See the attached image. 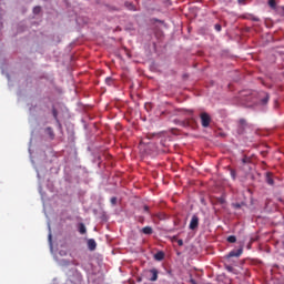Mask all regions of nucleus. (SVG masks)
Masks as SVG:
<instances>
[{
    "label": "nucleus",
    "instance_id": "28",
    "mask_svg": "<svg viewBox=\"0 0 284 284\" xmlns=\"http://www.w3.org/2000/svg\"><path fill=\"white\" fill-rule=\"evenodd\" d=\"M53 116H57V110H53Z\"/></svg>",
    "mask_w": 284,
    "mask_h": 284
},
{
    "label": "nucleus",
    "instance_id": "21",
    "mask_svg": "<svg viewBox=\"0 0 284 284\" xmlns=\"http://www.w3.org/2000/svg\"><path fill=\"white\" fill-rule=\"evenodd\" d=\"M105 81H106L108 85L112 84V78H106Z\"/></svg>",
    "mask_w": 284,
    "mask_h": 284
},
{
    "label": "nucleus",
    "instance_id": "13",
    "mask_svg": "<svg viewBox=\"0 0 284 284\" xmlns=\"http://www.w3.org/2000/svg\"><path fill=\"white\" fill-rule=\"evenodd\" d=\"M47 132L51 139H54V131H52V128H47Z\"/></svg>",
    "mask_w": 284,
    "mask_h": 284
},
{
    "label": "nucleus",
    "instance_id": "4",
    "mask_svg": "<svg viewBox=\"0 0 284 284\" xmlns=\"http://www.w3.org/2000/svg\"><path fill=\"white\" fill-rule=\"evenodd\" d=\"M241 254H243V247H240L239 250L236 251H231L227 255H226V258H239V256H241Z\"/></svg>",
    "mask_w": 284,
    "mask_h": 284
},
{
    "label": "nucleus",
    "instance_id": "15",
    "mask_svg": "<svg viewBox=\"0 0 284 284\" xmlns=\"http://www.w3.org/2000/svg\"><path fill=\"white\" fill-rule=\"evenodd\" d=\"M268 6L271 8H276V0H268Z\"/></svg>",
    "mask_w": 284,
    "mask_h": 284
},
{
    "label": "nucleus",
    "instance_id": "26",
    "mask_svg": "<svg viewBox=\"0 0 284 284\" xmlns=\"http://www.w3.org/2000/svg\"><path fill=\"white\" fill-rule=\"evenodd\" d=\"M227 272H232L233 267L232 266H226Z\"/></svg>",
    "mask_w": 284,
    "mask_h": 284
},
{
    "label": "nucleus",
    "instance_id": "2",
    "mask_svg": "<svg viewBox=\"0 0 284 284\" xmlns=\"http://www.w3.org/2000/svg\"><path fill=\"white\" fill-rule=\"evenodd\" d=\"M183 125L184 128H191L192 130H196V128L199 126V124L196 123V119L194 118L186 119L183 122Z\"/></svg>",
    "mask_w": 284,
    "mask_h": 284
},
{
    "label": "nucleus",
    "instance_id": "16",
    "mask_svg": "<svg viewBox=\"0 0 284 284\" xmlns=\"http://www.w3.org/2000/svg\"><path fill=\"white\" fill-rule=\"evenodd\" d=\"M41 12V7L33 8V14H39Z\"/></svg>",
    "mask_w": 284,
    "mask_h": 284
},
{
    "label": "nucleus",
    "instance_id": "18",
    "mask_svg": "<svg viewBox=\"0 0 284 284\" xmlns=\"http://www.w3.org/2000/svg\"><path fill=\"white\" fill-rule=\"evenodd\" d=\"M116 201H118L116 196L111 197L110 200L111 205H116Z\"/></svg>",
    "mask_w": 284,
    "mask_h": 284
},
{
    "label": "nucleus",
    "instance_id": "8",
    "mask_svg": "<svg viewBox=\"0 0 284 284\" xmlns=\"http://www.w3.org/2000/svg\"><path fill=\"white\" fill-rule=\"evenodd\" d=\"M142 234H145L146 236H150L151 234L154 233V230L152 229V226H144L141 229L140 231Z\"/></svg>",
    "mask_w": 284,
    "mask_h": 284
},
{
    "label": "nucleus",
    "instance_id": "7",
    "mask_svg": "<svg viewBox=\"0 0 284 284\" xmlns=\"http://www.w3.org/2000/svg\"><path fill=\"white\" fill-rule=\"evenodd\" d=\"M149 274H151V277H149V281L154 282L159 280V271L156 268L150 270Z\"/></svg>",
    "mask_w": 284,
    "mask_h": 284
},
{
    "label": "nucleus",
    "instance_id": "10",
    "mask_svg": "<svg viewBox=\"0 0 284 284\" xmlns=\"http://www.w3.org/2000/svg\"><path fill=\"white\" fill-rule=\"evenodd\" d=\"M154 258H155V261H163V258H165V253H163V252H158V253L154 255Z\"/></svg>",
    "mask_w": 284,
    "mask_h": 284
},
{
    "label": "nucleus",
    "instance_id": "24",
    "mask_svg": "<svg viewBox=\"0 0 284 284\" xmlns=\"http://www.w3.org/2000/svg\"><path fill=\"white\" fill-rule=\"evenodd\" d=\"M250 161V159H247V156H245L243 160H242V163H247Z\"/></svg>",
    "mask_w": 284,
    "mask_h": 284
},
{
    "label": "nucleus",
    "instance_id": "29",
    "mask_svg": "<svg viewBox=\"0 0 284 284\" xmlns=\"http://www.w3.org/2000/svg\"><path fill=\"white\" fill-rule=\"evenodd\" d=\"M235 207H241V204H235Z\"/></svg>",
    "mask_w": 284,
    "mask_h": 284
},
{
    "label": "nucleus",
    "instance_id": "1",
    "mask_svg": "<svg viewBox=\"0 0 284 284\" xmlns=\"http://www.w3.org/2000/svg\"><path fill=\"white\" fill-rule=\"evenodd\" d=\"M202 128H210V123H212V118L210 114L203 112L200 114Z\"/></svg>",
    "mask_w": 284,
    "mask_h": 284
},
{
    "label": "nucleus",
    "instance_id": "3",
    "mask_svg": "<svg viewBox=\"0 0 284 284\" xmlns=\"http://www.w3.org/2000/svg\"><path fill=\"white\" fill-rule=\"evenodd\" d=\"M270 101V93L261 92L260 93V105H267Z\"/></svg>",
    "mask_w": 284,
    "mask_h": 284
},
{
    "label": "nucleus",
    "instance_id": "6",
    "mask_svg": "<svg viewBox=\"0 0 284 284\" xmlns=\"http://www.w3.org/2000/svg\"><path fill=\"white\" fill-rule=\"evenodd\" d=\"M240 126H239V134H243V132L245 131V128L247 126V121L245 119H240L239 121Z\"/></svg>",
    "mask_w": 284,
    "mask_h": 284
},
{
    "label": "nucleus",
    "instance_id": "30",
    "mask_svg": "<svg viewBox=\"0 0 284 284\" xmlns=\"http://www.w3.org/2000/svg\"><path fill=\"white\" fill-rule=\"evenodd\" d=\"M173 241H176V236H173Z\"/></svg>",
    "mask_w": 284,
    "mask_h": 284
},
{
    "label": "nucleus",
    "instance_id": "25",
    "mask_svg": "<svg viewBox=\"0 0 284 284\" xmlns=\"http://www.w3.org/2000/svg\"><path fill=\"white\" fill-rule=\"evenodd\" d=\"M237 2L240 3V6H244L245 0H237Z\"/></svg>",
    "mask_w": 284,
    "mask_h": 284
},
{
    "label": "nucleus",
    "instance_id": "19",
    "mask_svg": "<svg viewBox=\"0 0 284 284\" xmlns=\"http://www.w3.org/2000/svg\"><path fill=\"white\" fill-rule=\"evenodd\" d=\"M231 176H232L233 181H235L236 180V171L231 170Z\"/></svg>",
    "mask_w": 284,
    "mask_h": 284
},
{
    "label": "nucleus",
    "instance_id": "17",
    "mask_svg": "<svg viewBox=\"0 0 284 284\" xmlns=\"http://www.w3.org/2000/svg\"><path fill=\"white\" fill-rule=\"evenodd\" d=\"M126 8H129V10H134V4L130 3V2H125Z\"/></svg>",
    "mask_w": 284,
    "mask_h": 284
},
{
    "label": "nucleus",
    "instance_id": "14",
    "mask_svg": "<svg viewBox=\"0 0 284 284\" xmlns=\"http://www.w3.org/2000/svg\"><path fill=\"white\" fill-rule=\"evenodd\" d=\"M227 242L229 243H236V236H234V235L229 236Z\"/></svg>",
    "mask_w": 284,
    "mask_h": 284
},
{
    "label": "nucleus",
    "instance_id": "27",
    "mask_svg": "<svg viewBox=\"0 0 284 284\" xmlns=\"http://www.w3.org/2000/svg\"><path fill=\"white\" fill-rule=\"evenodd\" d=\"M49 241L52 243V234H49Z\"/></svg>",
    "mask_w": 284,
    "mask_h": 284
},
{
    "label": "nucleus",
    "instance_id": "5",
    "mask_svg": "<svg viewBox=\"0 0 284 284\" xmlns=\"http://www.w3.org/2000/svg\"><path fill=\"white\" fill-rule=\"evenodd\" d=\"M190 230H196L199 227V216L193 215L189 225Z\"/></svg>",
    "mask_w": 284,
    "mask_h": 284
},
{
    "label": "nucleus",
    "instance_id": "12",
    "mask_svg": "<svg viewBox=\"0 0 284 284\" xmlns=\"http://www.w3.org/2000/svg\"><path fill=\"white\" fill-rule=\"evenodd\" d=\"M79 232L80 234H85V232H88V230L85 229V224L83 223L79 224Z\"/></svg>",
    "mask_w": 284,
    "mask_h": 284
},
{
    "label": "nucleus",
    "instance_id": "20",
    "mask_svg": "<svg viewBox=\"0 0 284 284\" xmlns=\"http://www.w3.org/2000/svg\"><path fill=\"white\" fill-rule=\"evenodd\" d=\"M214 28H215L216 32H221V30H222L221 24H215Z\"/></svg>",
    "mask_w": 284,
    "mask_h": 284
},
{
    "label": "nucleus",
    "instance_id": "31",
    "mask_svg": "<svg viewBox=\"0 0 284 284\" xmlns=\"http://www.w3.org/2000/svg\"><path fill=\"white\" fill-rule=\"evenodd\" d=\"M254 21H258V19H254Z\"/></svg>",
    "mask_w": 284,
    "mask_h": 284
},
{
    "label": "nucleus",
    "instance_id": "23",
    "mask_svg": "<svg viewBox=\"0 0 284 284\" xmlns=\"http://www.w3.org/2000/svg\"><path fill=\"white\" fill-rule=\"evenodd\" d=\"M143 210H144V212H150V206L144 205Z\"/></svg>",
    "mask_w": 284,
    "mask_h": 284
},
{
    "label": "nucleus",
    "instance_id": "9",
    "mask_svg": "<svg viewBox=\"0 0 284 284\" xmlns=\"http://www.w3.org/2000/svg\"><path fill=\"white\" fill-rule=\"evenodd\" d=\"M88 247L90 252H94V250H97V241H94V239H90L88 241Z\"/></svg>",
    "mask_w": 284,
    "mask_h": 284
},
{
    "label": "nucleus",
    "instance_id": "22",
    "mask_svg": "<svg viewBox=\"0 0 284 284\" xmlns=\"http://www.w3.org/2000/svg\"><path fill=\"white\" fill-rule=\"evenodd\" d=\"M178 245H179L180 247H183V240H178Z\"/></svg>",
    "mask_w": 284,
    "mask_h": 284
},
{
    "label": "nucleus",
    "instance_id": "11",
    "mask_svg": "<svg viewBox=\"0 0 284 284\" xmlns=\"http://www.w3.org/2000/svg\"><path fill=\"white\" fill-rule=\"evenodd\" d=\"M266 183L268 185H274V179H272V173H266Z\"/></svg>",
    "mask_w": 284,
    "mask_h": 284
}]
</instances>
